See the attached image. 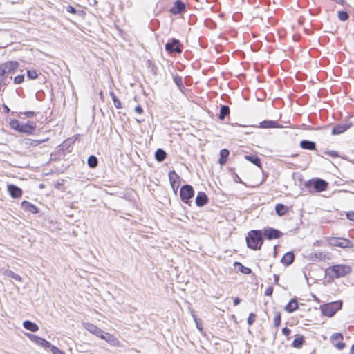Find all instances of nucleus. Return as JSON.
Wrapping results in <instances>:
<instances>
[{"label": "nucleus", "mask_w": 354, "mask_h": 354, "mask_svg": "<svg viewBox=\"0 0 354 354\" xmlns=\"http://www.w3.org/2000/svg\"><path fill=\"white\" fill-rule=\"evenodd\" d=\"M234 266H235V267H238L239 268V270L241 272H242L243 274H249L252 272L250 268L243 266L241 263L235 262L234 263Z\"/></svg>", "instance_id": "nucleus-29"}, {"label": "nucleus", "mask_w": 354, "mask_h": 354, "mask_svg": "<svg viewBox=\"0 0 354 354\" xmlns=\"http://www.w3.org/2000/svg\"><path fill=\"white\" fill-rule=\"evenodd\" d=\"M179 178L178 175L176 173L175 171H171L169 172V179L171 183V185L173 188H174L176 180Z\"/></svg>", "instance_id": "nucleus-31"}, {"label": "nucleus", "mask_w": 354, "mask_h": 354, "mask_svg": "<svg viewBox=\"0 0 354 354\" xmlns=\"http://www.w3.org/2000/svg\"><path fill=\"white\" fill-rule=\"evenodd\" d=\"M26 335L28 337V338L33 342H35L38 346H40L44 348H50L53 345L50 344V343L44 339L39 337L37 335L27 333Z\"/></svg>", "instance_id": "nucleus-9"}, {"label": "nucleus", "mask_w": 354, "mask_h": 354, "mask_svg": "<svg viewBox=\"0 0 354 354\" xmlns=\"http://www.w3.org/2000/svg\"><path fill=\"white\" fill-rule=\"evenodd\" d=\"M175 83L178 86H180L182 85V79L180 77L176 76L174 79Z\"/></svg>", "instance_id": "nucleus-48"}, {"label": "nucleus", "mask_w": 354, "mask_h": 354, "mask_svg": "<svg viewBox=\"0 0 354 354\" xmlns=\"http://www.w3.org/2000/svg\"><path fill=\"white\" fill-rule=\"evenodd\" d=\"M27 76L30 80H35L37 77L38 75L36 71L29 70L27 72Z\"/></svg>", "instance_id": "nucleus-41"}, {"label": "nucleus", "mask_w": 354, "mask_h": 354, "mask_svg": "<svg viewBox=\"0 0 354 354\" xmlns=\"http://www.w3.org/2000/svg\"><path fill=\"white\" fill-rule=\"evenodd\" d=\"M23 326L31 332H37L39 330V326L29 320H26L23 322Z\"/></svg>", "instance_id": "nucleus-20"}, {"label": "nucleus", "mask_w": 354, "mask_h": 354, "mask_svg": "<svg viewBox=\"0 0 354 354\" xmlns=\"http://www.w3.org/2000/svg\"><path fill=\"white\" fill-rule=\"evenodd\" d=\"M346 218L354 222V211H350L346 213Z\"/></svg>", "instance_id": "nucleus-46"}, {"label": "nucleus", "mask_w": 354, "mask_h": 354, "mask_svg": "<svg viewBox=\"0 0 354 354\" xmlns=\"http://www.w3.org/2000/svg\"><path fill=\"white\" fill-rule=\"evenodd\" d=\"M97 162H98L97 158L94 156H89L88 158V160H87L88 165L91 168L96 167L97 165Z\"/></svg>", "instance_id": "nucleus-34"}, {"label": "nucleus", "mask_w": 354, "mask_h": 354, "mask_svg": "<svg viewBox=\"0 0 354 354\" xmlns=\"http://www.w3.org/2000/svg\"><path fill=\"white\" fill-rule=\"evenodd\" d=\"M350 266L344 264H337L328 268L326 270V274L331 279H338L344 277L351 272Z\"/></svg>", "instance_id": "nucleus-1"}, {"label": "nucleus", "mask_w": 354, "mask_h": 354, "mask_svg": "<svg viewBox=\"0 0 354 354\" xmlns=\"http://www.w3.org/2000/svg\"><path fill=\"white\" fill-rule=\"evenodd\" d=\"M165 49L169 53L181 52V49L179 47V41L177 39H173V41L171 43L166 44Z\"/></svg>", "instance_id": "nucleus-13"}, {"label": "nucleus", "mask_w": 354, "mask_h": 354, "mask_svg": "<svg viewBox=\"0 0 354 354\" xmlns=\"http://www.w3.org/2000/svg\"><path fill=\"white\" fill-rule=\"evenodd\" d=\"M291 333V330L290 329H289L287 327H285L282 329V333L285 335V336H288Z\"/></svg>", "instance_id": "nucleus-50"}, {"label": "nucleus", "mask_w": 354, "mask_h": 354, "mask_svg": "<svg viewBox=\"0 0 354 354\" xmlns=\"http://www.w3.org/2000/svg\"><path fill=\"white\" fill-rule=\"evenodd\" d=\"M8 77L7 75H5V73H0V86L3 84H8Z\"/></svg>", "instance_id": "nucleus-39"}, {"label": "nucleus", "mask_w": 354, "mask_h": 354, "mask_svg": "<svg viewBox=\"0 0 354 354\" xmlns=\"http://www.w3.org/2000/svg\"><path fill=\"white\" fill-rule=\"evenodd\" d=\"M10 126L12 129L26 134H32L36 129V124L34 122H28L27 123L21 122L17 120L13 119L10 122Z\"/></svg>", "instance_id": "nucleus-2"}, {"label": "nucleus", "mask_w": 354, "mask_h": 354, "mask_svg": "<svg viewBox=\"0 0 354 354\" xmlns=\"http://www.w3.org/2000/svg\"><path fill=\"white\" fill-rule=\"evenodd\" d=\"M245 158L258 167H261L260 159L256 156L247 155Z\"/></svg>", "instance_id": "nucleus-30"}, {"label": "nucleus", "mask_w": 354, "mask_h": 354, "mask_svg": "<svg viewBox=\"0 0 354 354\" xmlns=\"http://www.w3.org/2000/svg\"><path fill=\"white\" fill-rule=\"evenodd\" d=\"M341 301H335L326 304L322 307V313L329 317H333L342 308Z\"/></svg>", "instance_id": "nucleus-4"}, {"label": "nucleus", "mask_w": 354, "mask_h": 354, "mask_svg": "<svg viewBox=\"0 0 354 354\" xmlns=\"http://www.w3.org/2000/svg\"><path fill=\"white\" fill-rule=\"evenodd\" d=\"M24 75H17L14 78V83L16 84H21L24 82Z\"/></svg>", "instance_id": "nucleus-42"}, {"label": "nucleus", "mask_w": 354, "mask_h": 354, "mask_svg": "<svg viewBox=\"0 0 354 354\" xmlns=\"http://www.w3.org/2000/svg\"><path fill=\"white\" fill-rule=\"evenodd\" d=\"M109 95L113 102V104H114V106H115V108L117 109H121L122 108V104L120 102V101L119 100V99L116 97V95L114 94L113 92H110L109 93Z\"/></svg>", "instance_id": "nucleus-35"}, {"label": "nucleus", "mask_w": 354, "mask_h": 354, "mask_svg": "<svg viewBox=\"0 0 354 354\" xmlns=\"http://www.w3.org/2000/svg\"><path fill=\"white\" fill-rule=\"evenodd\" d=\"M8 191L13 198H19L22 196L21 189L15 185H8Z\"/></svg>", "instance_id": "nucleus-11"}, {"label": "nucleus", "mask_w": 354, "mask_h": 354, "mask_svg": "<svg viewBox=\"0 0 354 354\" xmlns=\"http://www.w3.org/2000/svg\"><path fill=\"white\" fill-rule=\"evenodd\" d=\"M263 234L268 239L270 240L279 238L281 235V232L277 230L268 228L264 230Z\"/></svg>", "instance_id": "nucleus-14"}, {"label": "nucleus", "mask_w": 354, "mask_h": 354, "mask_svg": "<svg viewBox=\"0 0 354 354\" xmlns=\"http://www.w3.org/2000/svg\"><path fill=\"white\" fill-rule=\"evenodd\" d=\"M135 111L137 113H139V114H141L143 113V109L140 106H136V108H135Z\"/></svg>", "instance_id": "nucleus-51"}, {"label": "nucleus", "mask_w": 354, "mask_h": 354, "mask_svg": "<svg viewBox=\"0 0 354 354\" xmlns=\"http://www.w3.org/2000/svg\"><path fill=\"white\" fill-rule=\"evenodd\" d=\"M194 195V191L193 187L189 185H183L180 190V196L181 200L187 203L188 200L192 198Z\"/></svg>", "instance_id": "nucleus-7"}, {"label": "nucleus", "mask_w": 354, "mask_h": 354, "mask_svg": "<svg viewBox=\"0 0 354 354\" xmlns=\"http://www.w3.org/2000/svg\"><path fill=\"white\" fill-rule=\"evenodd\" d=\"M261 127L262 128H277L279 127L278 124L272 120H266L261 122Z\"/></svg>", "instance_id": "nucleus-27"}, {"label": "nucleus", "mask_w": 354, "mask_h": 354, "mask_svg": "<svg viewBox=\"0 0 354 354\" xmlns=\"http://www.w3.org/2000/svg\"><path fill=\"white\" fill-rule=\"evenodd\" d=\"M19 63L16 61H10L0 65V73L10 75L15 72L19 67Z\"/></svg>", "instance_id": "nucleus-6"}, {"label": "nucleus", "mask_w": 354, "mask_h": 354, "mask_svg": "<svg viewBox=\"0 0 354 354\" xmlns=\"http://www.w3.org/2000/svg\"><path fill=\"white\" fill-rule=\"evenodd\" d=\"M166 152L161 149H158L155 153V158L158 162L163 161L166 158Z\"/></svg>", "instance_id": "nucleus-26"}, {"label": "nucleus", "mask_w": 354, "mask_h": 354, "mask_svg": "<svg viewBox=\"0 0 354 354\" xmlns=\"http://www.w3.org/2000/svg\"><path fill=\"white\" fill-rule=\"evenodd\" d=\"M281 324V315L280 313H277L275 315L274 318V324L275 327H279Z\"/></svg>", "instance_id": "nucleus-43"}, {"label": "nucleus", "mask_w": 354, "mask_h": 354, "mask_svg": "<svg viewBox=\"0 0 354 354\" xmlns=\"http://www.w3.org/2000/svg\"><path fill=\"white\" fill-rule=\"evenodd\" d=\"M343 335L341 333H335L330 337V342L338 350H342L346 347L345 343L342 342Z\"/></svg>", "instance_id": "nucleus-8"}, {"label": "nucleus", "mask_w": 354, "mask_h": 354, "mask_svg": "<svg viewBox=\"0 0 354 354\" xmlns=\"http://www.w3.org/2000/svg\"><path fill=\"white\" fill-rule=\"evenodd\" d=\"M350 354H354V344L351 346L350 349Z\"/></svg>", "instance_id": "nucleus-56"}, {"label": "nucleus", "mask_w": 354, "mask_h": 354, "mask_svg": "<svg viewBox=\"0 0 354 354\" xmlns=\"http://www.w3.org/2000/svg\"><path fill=\"white\" fill-rule=\"evenodd\" d=\"M50 350H51V352L53 353V354H65L59 348H57V346H53V345L51 346Z\"/></svg>", "instance_id": "nucleus-45"}, {"label": "nucleus", "mask_w": 354, "mask_h": 354, "mask_svg": "<svg viewBox=\"0 0 354 354\" xmlns=\"http://www.w3.org/2000/svg\"><path fill=\"white\" fill-rule=\"evenodd\" d=\"M246 242L248 248L254 250H259L263 244L261 231H250L246 237Z\"/></svg>", "instance_id": "nucleus-3"}, {"label": "nucleus", "mask_w": 354, "mask_h": 354, "mask_svg": "<svg viewBox=\"0 0 354 354\" xmlns=\"http://www.w3.org/2000/svg\"><path fill=\"white\" fill-rule=\"evenodd\" d=\"M66 10H67V12H68L70 13H73V14H75L77 12L75 8L71 6H68L66 7Z\"/></svg>", "instance_id": "nucleus-49"}, {"label": "nucleus", "mask_w": 354, "mask_h": 354, "mask_svg": "<svg viewBox=\"0 0 354 354\" xmlns=\"http://www.w3.org/2000/svg\"><path fill=\"white\" fill-rule=\"evenodd\" d=\"M21 207L24 210L30 212L32 214H37L39 212L38 208L35 205L28 201H24L21 203Z\"/></svg>", "instance_id": "nucleus-16"}, {"label": "nucleus", "mask_w": 354, "mask_h": 354, "mask_svg": "<svg viewBox=\"0 0 354 354\" xmlns=\"http://www.w3.org/2000/svg\"><path fill=\"white\" fill-rule=\"evenodd\" d=\"M82 326L86 330L97 337L102 333V329L91 323L83 322Z\"/></svg>", "instance_id": "nucleus-10"}, {"label": "nucleus", "mask_w": 354, "mask_h": 354, "mask_svg": "<svg viewBox=\"0 0 354 354\" xmlns=\"http://www.w3.org/2000/svg\"><path fill=\"white\" fill-rule=\"evenodd\" d=\"M298 308V304L296 299H292L290 301L286 306L285 310L288 313H292Z\"/></svg>", "instance_id": "nucleus-21"}, {"label": "nucleus", "mask_w": 354, "mask_h": 354, "mask_svg": "<svg viewBox=\"0 0 354 354\" xmlns=\"http://www.w3.org/2000/svg\"><path fill=\"white\" fill-rule=\"evenodd\" d=\"M230 113V108L227 106L223 105L220 109L219 119L223 120Z\"/></svg>", "instance_id": "nucleus-32"}, {"label": "nucleus", "mask_w": 354, "mask_h": 354, "mask_svg": "<svg viewBox=\"0 0 354 354\" xmlns=\"http://www.w3.org/2000/svg\"><path fill=\"white\" fill-rule=\"evenodd\" d=\"M300 147L304 149L308 150H315L316 149V144L315 142L303 140L300 142Z\"/></svg>", "instance_id": "nucleus-18"}, {"label": "nucleus", "mask_w": 354, "mask_h": 354, "mask_svg": "<svg viewBox=\"0 0 354 354\" xmlns=\"http://www.w3.org/2000/svg\"><path fill=\"white\" fill-rule=\"evenodd\" d=\"M274 283H278V281H279V277L278 275L277 274H274Z\"/></svg>", "instance_id": "nucleus-54"}, {"label": "nucleus", "mask_w": 354, "mask_h": 354, "mask_svg": "<svg viewBox=\"0 0 354 354\" xmlns=\"http://www.w3.org/2000/svg\"><path fill=\"white\" fill-rule=\"evenodd\" d=\"M208 201L207 196L205 192H200L196 197V204L198 207L205 205Z\"/></svg>", "instance_id": "nucleus-15"}, {"label": "nucleus", "mask_w": 354, "mask_h": 354, "mask_svg": "<svg viewBox=\"0 0 354 354\" xmlns=\"http://www.w3.org/2000/svg\"><path fill=\"white\" fill-rule=\"evenodd\" d=\"M256 317L254 313H250L247 320L248 324L250 326L252 325L254 322Z\"/></svg>", "instance_id": "nucleus-44"}, {"label": "nucleus", "mask_w": 354, "mask_h": 354, "mask_svg": "<svg viewBox=\"0 0 354 354\" xmlns=\"http://www.w3.org/2000/svg\"><path fill=\"white\" fill-rule=\"evenodd\" d=\"M229 151L227 149H221L220 151V159H219V163L220 165H223L226 163L227 158L229 156Z\"/></svg>", "instance_id": "nucleus-24"}, {"label": "nucleus", "mask_w": 354, "mask_h": 354, "mask_svg": "<svg viewBox=\"0 0 354 354\" xmlns=\"http://www.w3.org/2000/svg\"><path fill=\"white\" fill-rule=\"evenodd\" d=\"M328 243L332 246L348 248L351 246V241L345 238L330 237L328 239Z\"/></svg>", "instance_id": "nucleus-5"}, {"label": "nucleus", "mask_w": 354, "mask_h": 354, "mask_svg": "<svg viewBox=\"0 0 354 354\" xmlns=\"http://www.w3.org/2000/svg\"><path fill=\"white\" fill-rule=\"evenodd\" d=\"M190 311H191L192 316V317H193V319H194V322H195V323H196V327H197V328H198L199 330H201H201H203V327H202L201 324H200V323H199V320H198V318L196 317V315H195V313H194V310L191 309V310H190Z\"/></svg>", "instance_id": "nucleus-38"}, {"label": "nucleus", "mask_w": 354, "mask_h": 354, "mask_svg": "<svg viewBox=\"0 0 354 354\" xmlns=\"http://www.w3.org/2000/svg\"><path fill=\"white\" fill-rule=\"evenodd\" d=\"M338 17H339V20L344 21H346V20H347L348 19L349 15L345 11H339L338 12Z\"/></svg>", "instance_id": "nucleus-40"}, {"label": "nucleus", "mask_w": 354, "mask_h": 354, "mask_svg": "<svg viewBox=\"0 0 354 354\" xmlns=\"http://www.w3.org/2000/svg\"><path fill=\"white\" fill-rule=\"evenodd\" d=\"M294 258V254L291 252H288L283 255L281 261L286 266H290L293 262Z\"/></svg>", "instance_id": "nucleus-19"}, {"label": "nucleus", "mask_w": 354, "mask_h": 354, "mask_svg": "<svg viewBox=\"0 0 354 354\" xmlns=\"http://www.w3.org/2000/svg\"><path fill=\"white\" fill-rule=\"evenodd\" d=\"M241 299L239 297H235L234 299V305L237 306L240 304Z\"/></svg>", "instance_id": "nucleus-53"}, {"label": "nucleus", "mask_w": 354, "mask_h": 354, "mask_svg": "<svg viewBox=\"0 0 354 354\" xmlns=\"http://www.w3.org/2000/svg\"><path fill=\"white\" fill-rule=\"evenodd\" d=\"M273 292V288L270 286L268 288H266V291H265V295L266 296H270Z\"/></svg>", "instance_id": "nucleus-47"}, {"label": "nucleus", "mask_w": 354, "mask_h": 354, "mask_svg": "<svg viewBox=\"0 0 354 354\" xmlns=\"http://www.w3.org/2000/svg\"><path fill=\"white\" fill-rule=\"evenodd\" d=\"M6 274L7 277L12 278V279H15L17 281H20L21 280V277L19 274H17L15 273L14 272H12V270H7L6 272Z\"/></svg>", "instance_id": "nucleus-37"}, {"label": "nucleus", "mask_w": 354, "mask_h": 354, "mask_svg": "<svg viewBox=\"0 0 354 354\" xmlns=\"http://www.w3.org/2000/svg\"><path fill=\"white\" fill-rule=\"evenodd\" d=\"M275 211L279 216H283L287 213L288 207L283 204H277L275 206Z\"/></svg>", "instance_id": "nucleus-25"}, {"label": "nucleus", "mask_w": 354, "mask_h": 354, "mask_svg": "<svg viewBox=\"0 0 354 354\" xmlns=\"http://www.w3.org/2000/svg\"><path fill=\"white\" fill-rule=\"evenodd\" d=\"M312 255L314 256L313 258H315V259H318V260L324 261V260L328 259L329 258L328 253H326L325 252H321V251L316 252L314 254H312Z\"/></svg>", "instance_id": "nucleus-28"}, {"label": "nucleus", "mask_w": 354, "mask_h": 354, "mask_svg": "<svg viewBox=\"0 0 354 354\" xmlns=\"http://www.w3.org/2000/svg\"><path fill=\"white\" fill-rule=\"evenodd\" d=\"M185 8V4L180 1H177L175 2L174 6L171 9V11L174 13H180Z\"/></svg>", "instance_id": "nucleus-23"}, {"label": "nucleus", "mask_w": 354, "mask_h": 354, "mask_svg": "<svg viewBox=\"0 0 354 354\" xmlns=\"http://www.w3.org/2000/svg\"><path fill=\"white\" fill-rule=\"evenodd\" d=\"M98 337L113 346L117 345L118 343V340L115 336L108 333H106L102 330V333L99 335Z\"/></svg>", "instance_id": "nucleus-12"}, {"label": "nucleus", "mask_w": 354, "mask_h": 354, "mask_svg": "<svg viewBox=\"0 0 354 354\" xmlns=\"http://www.w3.org/2000/svg\"><path fill=\"white\" fill-rule=\"evenodd\" d=\"M24 115L28 118H31L35 115V113L33 111H27L24 113Z\"/></svg>", "instance_id": "nucleus-52"}, {"label": "nucleus", "mask_w": 354, "mask_h": 354, "mask_svg": "<svg viewBox=\"0 0 354 354\" xmlns=\"http://www.w3.org/2000/svg\"><path fill=\"white\" fill-rule=\"evenodd\" d=\"M41 140H35L31 139H27L25 140L24 144L30 147H35L41 143Z\"/></svg>", "instance_id": "nucleus-36"}, {"label": "nucleus", "mask_w": 354, "mask_h": 354, "mask_svg": "<svg viewBox=\"0 0 354 354\" xmlns=\"http://www.w3.org/2000/svg\"><path fill=\"white\" fill-rule=\"evenodd\" d=\"M327 187H328V183L322 179H317L314 183V188L318 192H322V191L326 189Z\"/></svg>", "instance_id": "nucleus-17"}, {"label": "nucleus", "mask_w": 354, "mask_h": 354, "mask_svg": "<svg viewBox=\"0 0 354 354\" xmlns=\"http://www.w3.org/2000/svg\"><path fill=\"white\" fill-rule=\"evenodd\" d=\"M304 344V337L298 336L292 342V346L296 348H300Z\"/></svg>", "instance_id": "nucleus-33"}, {"label": "nucleus", "mask_w": 354, "mask_h": 354, "mask_svg": "<svg viewBox=\"0 0 354 354\" xmlns=\"http://www.w3.org/2000/svg\"><path fill=\"white\" fill-rule=\"evenodd\" d=\"M3 108L6 113H8L10 111V109L7 106L4 105Z\"/></svg>", "instance_id": "nucleus-55"}, {"label": "nucleus", "mask_w": 354, "mask_h": 354, "mask_svg": "<svg viewBox=\"0 0 354 354\" xmlns=\"http://www.w3.org/2000/svg\"><path fill=\"white\" fill-rule=\"evenodd\" d=\"M348 128H349V126L348 124L337 125V126L333 127V129L332 130V133L333 135H338V134L344 133Z\"/></svg>", "instance_id": "nucleus-22"}]
</instances>
